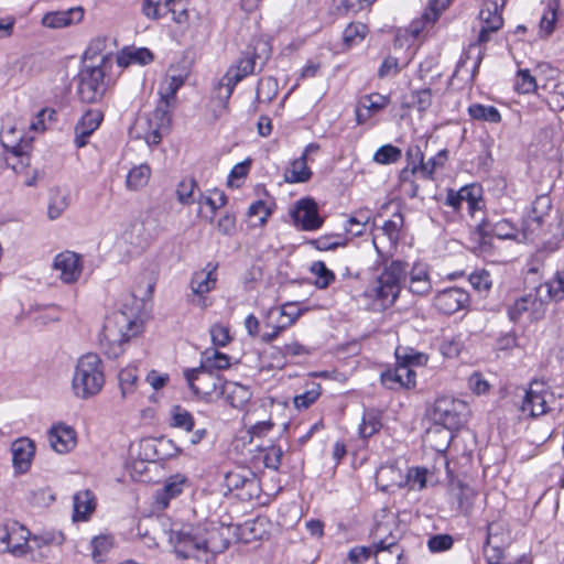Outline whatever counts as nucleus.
Returning a JSON list of instances; mask_svg holds the SVG:
<instances>
[{
  "instance_id": "f257e3e1",
  "label": "nucleus",
  "mask_w": 564,
  "mask_h": 564,
  "mask_svg": "<svg viewBox=\"0 0 564 564\" xmlns=\"http://www.w3.org/2000/svg\"><path fill=\"white\" fill-rule=\"evenodd\" d=\"M229 528L216 522H174L169 530V543L178 560H207L209 554L224 552L229 546Z\"/></svg>"
},
{
  "instance_id": "f03ea898",
  "label": "nucleus",
  "mask_w": 564,
  "mask_h": 564,
  "mask_svg": "<svg viewBox=\"0 0 564 564\" xmlns=\"http://www.w3.org/2000/svg\"><path fill=\"white\" fill-rule=\"evenodd\" d=\"M143 322L132 311L120 310L109 317L100 334V345L105 354L116 358L122 354V344L138 335Z\"/></svg>"
},
{
  "instance_id": "7ed1b4c3",
  "label": "nucleus",
  "mask_w": 564,
  "mask_h": 564,
  "mask_svg": "<svg viewBox=\"0 0 564 564\" xmlns=\"http://www.w3.org/2000/svg\"><path fill=\"white\" fill-rule=\"evenodd\" d=\"M406 263L392 260L386 264L383 271L366 289L365 295L380 302L383 308L394 304L401 291V283L405 280Z\"/></svg>"
},
{
  "instance_id": "20e7f679",
  "label": "nucleus",
  "mask_w": 564,
  "mask_h": 564,
  "mask_svg": "<svg viewBox=\"0 0 564 564\" xmlns=\"http://www.w3.org/2000/svg\"><path fill=\"white\" fill-rule=\"evenodd\" d=\"M105 384L102 361L96 354L83 355L75 366L72 388L79 399H88L98 394Z\"/></svg>"
},
{
  "instance_id": "39448f33",
  "label": "nucleus",
  "mask_w": 564,
  "mask_h": 564,
  "mask_svg": "<svg viewBox=\"0 0 564 564\" xmlns=\"http://www.w3.org/2000/svg\"><path fill=\"white\" fill-rule=\"evenodd\" d=\"M271 50L267 42L258 41L253 50L243 52L242 57L236 65L231 66L223 76L218 84L220 97L228 100L236 87L246 76L252 74L257 66V61L260 59V70L270 56Z\"/></svg>"
},
{
  "instance_id": "423d86ee",
  "label": "nucleus",
  "mask_w": 564,
  "mask_h": 564,
  "mask_svg": "<svg viewBox=\"0 0 564 564\" xmlns=\"http://www.w3.org/2000/svg\"><path fill=\"white\" fill-rule=\"evenodd\" d=\"M184 377L189 389L206 402H215L221 398V387L225 380L216 372L202 367L184 370Z\"/></svg>"
},
{
  "instance_id": "0eeeda50",
  "label": "nucleus",
  "mask_w": 564,
  "mask_h": 564,
  "mask_svg": "<svg viewBox=\"0 0 564 564\" xmlns=\"http://www.w3.org/2000/svg\"><path fill=\"white\" fill-rule=\"evenodd\" d=\"M468 405L465 401L443 395L435 400L431 413L434 423L452 430H459L466 423Z\"/></svg>"
},
{
  "instance_id": "6e6552de",
  "label": "nucleus",
  "mask_w": 564,
  "mask_h": 564,
  "mask_svg": "<svg viewBox=\"0 0 564 564\" xmlns=\"http://www.w3.org/2000/svg\"><path fill=\"white\" fill-rule=\"evenodd\" d=\"M175 107L159 101L156 108L137 127L142 129L137 137L145 141L149 147L158 145L162 140V132L170 128L172 110Z\"/></svg>"
},
{
  "instance_id": "1a4fd4ad",
  "label": "nucleus",
  "mask_w": 564,
  "mask_h": 564,
  "mask_svg": "<svg viewBox=\"0 0 564 564\" xmlns=\"http://www.w3.org/2000/svg\"><path fill=\"white\" fill-rule=\"evenodd\" d=\"M105 72L101 65L85 66L79 73L78 95L85 102L98 101L106 91Z\"/></svg>"
},
{
  "instance_id": "9d476101",
  "label": "nucleus",
  "mask_w": 564,
  "mask_h": 564,
  "mask_svg": "<svg viewBox=\"0 0 564 564\" xmlns=\"http://www.w3.org/2000/svg\"><path fill=\"white\" fill-rule=\"evenodd\" d=\"M30 532L18 523L0 524V552L21 556L28 552Z\"/></svg>"
},
{
  "instance_id": "9b49d317",
  "label": "nucleus",
  "mask_w": 564,
  "mask_h": 564,
  "mask_svg": "<svg viewBox=\"0 0 564 564\" xmlns=\"http://www.w3.org/2000/svg\"><path fill=\"white\" fill-rule=\"evenodd\" d=\"M553 399V393L550 392L545 384L542 382L533 381L530 388L525 391L522 400L521 411L528 413L532 417H538L550 411L549 402Z\"/></svg>"
},
{
  "instance_id": "f8f14e48",
  "label": "nucleus",
  "mask_w": 564,
  "mask_h": 564,
  "mask_svg": "<svg viewBox=\"0 0 564 564\" xmlns=\"http://www.w3.org/2000/svg\"><path fill=\"white\" fill-rule=\"evenodd\" d=\"M402 226L403 216L398 212L392 215L391 219L384 221L383 226L373 235L372 242L380 256L395 248Z\"/></svg>"
},
{
  "instance_id": "ddd939ff",
  "label": "nucleus",
  "mask_w": 564,
  "mask_h": 564,
  "mask_svg": "<svg viewBox=\"0 0 564 564\" xmlns=\"http://www.w3.org/2000/svg\"><path fill=\"white\" fill-rule=\"evenodd\" d=\"M53 270L57 272L62 282L66 284L75 283L82 275V257L73 251H63L55 256Z\"/></svg>"
},
{
  "instance_id": "4468645a",
  "label": "nucleus",
  "mask_w": 564,
  "mask_h": 564,
  "mask_svg": "<svg viewBox=\"0 0 564 564\" xmlns=\"http://www.w3.org/2000/svg\"><path fill=\"white\" fill-rule=\"evenodd\" d=\"M469 303V294L460 288H448L438 292L434 296V307L445 314L452 315L463 308Z\"/></svg>"
},
{
  "instance_id": "2eb2a0df",
  "label": "nucleus",
  "mask_w": 564,
  "mask_h": 564,
  "mask_svg": "<svg viewBox=\"0 0 564 564\" xmlns=\"http://www.w3.org/2000/svg\"><path fill=\"white\" fill-rule=\"evenodd\" d=\"M225 482L229 490H241L240 497L242 499L253 498L259 490L256 475L248 469H238L227 473Z\"/></svg>"
},
{
  "instance_id": "dca6fc26",
  "label": "nucleus",
  "mask_w": 564,
  "mask_h": 564,
  "mask_svg": "<svg viewBox=\"0 0 564 564\" xmlns=\"http://www.w3.org/2000/svg\"><path fill=\"white\" fill-rule=\"evenodd\" d=\"M295 225L303 230H316L322 227L323 219L318 215L317 205L313 199L303 198L291 212Z\"/></svg>"
},
{
  "instance_id": "f3484780",
  "label": "nucleus",
  "mask_w": 564,
  "mask_h": 564,
  "mask_svg": "<svg viewBox=\"0 0 564 564\" xmlns=\"http://www.w3.org/2000/svg\"><path fill=\"white\" fill-rule=\"evenodd\" d=\"M389 104L390 98L378 93L360 97L355 109L357 123H366L372 116L387 108Z\"/></svg>"
},
{
  "instance_id": "a211bd4d",
  "label": "nucleus",
  "mask_w": 564,
  "mask_h": 564,
  "mask_svg": "<svg viewBox=\"0 0 564 564\" xmlns=\"http://www.w3.org/2000/svg\"><path fill=\"white\" fill-rule=\"evenodd\" d=\"M478 20L480 24L478 43L482 44L489 41L490 33L497 32L503 24L496 0L484 6L479 12Z\"/></svg>"
},
{
  "instance_id": "6ab92c4d",
  "label": "nucleus",
  "mask_w": 564,
  "mask_h": 564,
  "mask_svg": "<svg viewBox=\"0 0 564 564\" xmlns=\"http://www.w3.org/2000/svg\"><path fill=\"white\" fill-rule=\"evenodd\" d=\"M416 373L408 367L398 362V366L393 370H388L381 373V383L390 389L397 390L399 388H413L415 387Z\"/></svg>"
},
{
  "instance_id": "aec40b11",
  "label": "nucleus",
  "mask_w": 564,
  "mask_h": 564,
  "mask_svg": "<svg viewBox=\"0 0 564 564\" xmlns=\"http://www.w3.org/2000/svg\"><path fill=\"white\" fill-rule=\"evenodd\" d=\"M104 119L99 110L86 111L75 126V144L83 148L88 143L89 137L98 129Z\"/></svg>"
},
{
  "instance_id": "412c9836",
  "label": "nucleus",
  "mask_w": 564,
  "mask_h": 564,
  "mask_svg": "<svg viewBox=\"0 0 564 564\" xmlns=\"http://www.w3.org/2000/svg\"><path fill=\"white\" fill-rule=\"evenodd\" d=\"M405 484L403 471L393 463L381 465L376 473V485L381 491L401 488Z\"/></svg>"
},
{
  "instance_id": "4be33fe9",
  "label": "nucleus",
  "mask_w": 564,
  "mask_h": 564,
  "mask_svg": "<svg viewBox=\"0 0 564 564\" xmlns=\"http://www.w3.org/2000/svg\"><path fill=\"white\" fill-rule=\"evenodd\" d=\"M12 462L19 474L26 473L35 453L34 443L26 437L14 441L11 445Z\"/></svg>"
},
{
  "instance_id": "5701e85b",
  "label": "nucleus",
  "mask_w": 564,
  "mask_h": 564,
  "mask_svg": "<svg viewBox=\"0 0 564 564\" xmlns=\"http://www.w3.org/2000/svg\"><path fill=\"white\" fill-rule=\"evenodd\" d=\"M48 441L55 452L65 454L75 447L76 432L68 425L57 424L50 430Z\"/></svg>"
},
{
  "instance_id": "b1692460",
  "label": "nucleus",
  "mask_w": 564,
  "mask_h": 564,
  "mask_svg": "<svg viewBox=\"0 0 564 564\" xmlns=\"http://www.w3.org/2000/svg\"><path fill=\"white\" fill-rule=\"evenodd\" d=\"M187 75L170 68L159 87L160 101L175 107L176 93L184 85Z\"/></svg>"
},
{
  "instance_id": "393cba45",
  "label": "nucleus",
  "mask_w": 564,
  "mask_h": 564,
  "mask_svg": "<svg viewBox=\"0 0 564 564\" xmlns=\"http://www.w3.org/2000/svg\"><path fill=\"white\" fill-rule=\"evenodd\" d=\"M84 18V10L80 7L70 8L65 11L47 12L42 18V24L50 29L66 28L80 22Z\"/></svg>"
},
{
  "instance_id": "a878e982",
  "label": "nucleus",
  "mask_w": 564,
  "mask_h": 564,
  "mask_svg": "<svg viewBox=\"0 0 564 564\" xmlns=\"http://www.w3.org/2000/svg\"><path fill=\"white\" fill-rule=\"evenodd\" d=\"M455 430L432 422L425 432L424 442L434 451L444 453L448 448Z\"/></svg>"
},
{
  "instance_id": "bb28decb",
  "label": "nucleus",
  "mask_w": 564,
  "mask_h": 564,
  "mask_svg": "<svg viewBox=\"0 0 564 564\" xmlns=\"http://www.w3.org/2000/svg\"><path fill=\"white\" fill-rule=\"evenodd\" d=\"M478 229L484 236H495L499 239H516L518 232L517 227L508 219H482Z\"/></svg>"
},
{
  "instance_id": "cd10ccee",
  "label": "nucleus",
  "mask_w": 564,
  "mask_h": 564,
  "mask_svg": "<svg viewBox=\"0 0 564 564\" xmlns=\"http://www.w3.org/2000/svg\"><path fill=\"white\" fill-rule=\"evenodd\" d=\"M221 398L234 409H242L251 399V391L248 387L237 382L226 381L221 387Z\"/></svg>"
},
{
  "instance_id": "c85d7f7f",
  "label": "nucleus",
  "mask_w": 564,
  "mask_h": 564,
  "mask_svg": "<svg viewBox=\"0 0 564 564\" xmlns=\"http://www.w3.org/2000/svg\"><path fill=\"white\" fill-rule=\"evenodd\" d=\"M409 290L416 295H427L432 291V282L426 264L413 265L409 276Z\"/></svg>"
},
{
  "instance_id": "c756f323",
  "label": "nucleus",
  "mask_w": 564,
  "mask_h": 564,
  "mask_svg": "<svg viewBox=\"0 0 564 564\" xmlns=\"http://www.w3.org/2000/svg\"><path fill=\"white\" fill-rule=\"evenodd\" d=\"M186 478L182 475H174L166 479L164 486L155 494V502L161 508H166L171 499L176 498L183 491Z\"/></svg>"
},
{
  "instance_id": "7c9ffc66",
  "label": "nucleus",
  "mask_w": 564,
  "mask_h": 564,
  "mask_svg": "<svg viewBox=\"0 0 564 564\" xmlns=\"http://www.w3.org/2000/svg\"><path fill=\"white\" fill-rule=\"evenodd\" d=\"M403 550L395 542L387 543L383 540L375 543L376 564H402Z\"/></svg>"
},
{
  "instance_id": "2f4dec72",
  "label": "nucleus",
  "mask_w": 564,
  "mask_h": 564,
  "mask_svg": "<svg viewBox=\"0 0 564 564\" xmlns=\"http://www.w3.org/2000/svg\"><path fill=\"white\" fill-rule=\"evenodd\" d=\"M152 52L145 47H124L117 56V64L120 67H128L130 65H147L153 61Z\"/></svg>"
},
{
  "instance_id": "473e14b6",
  "label": "nucleus",
  "mask_w": 564,
  "mask_h": 564,
  "mask_svg": "<svg viewBox=\"0 0 564 564\" xmlns=\"http://www.w3.org/2000/svg\"><path fill=\"white\" fill-rule=\"evenodd\" d=\"M116 47V41L108 36H98L94 39L88 47L86 48L84 56L86 59H93L97 56H100V62L98 65H101L107 61L108 56L112 55V51Z\"/></svg>"
},
{
  "instance_id": "72a5a7b5",
  "label": "nucleus",
  "mask_w": 564,
  "mask_h": 564,
  "mask_svg": "<svg viewBox=\"0 0 564 564\" xmlns=\"http://www.w3.org/2000/svg\"><path fill=\"white\" fill-rule=\"evenodd\" d=\"M2 145L17 156L28 154L29 142L23 139V135L17 128L12 127L3 130L0 134Z\"/></svg>"
},
{
  "instance_id": "f704fd0d",
  "label": "nucleus",
  "mask_w": 564,
  "mask_h": 564,
  "mask_svg": "<svg viewBox=\"0 0 564 564\" xmlns=\"http://www.w3.org/2000/svg\"><path fill=\"white\" fill-rule=\"evenodd\" d=\"M543 289L541 285L534 292L524 295L525 304L528 306L527 314L532 322L542 319L547 310V297L542 296Z\"/></svg>"
},
{
  "instance_id": "c9c22d12",
  "label": "nucleus",
  "mask_w": 564,
  "mask_h": 564,
  "mask_svg": "<svg viewBox=\"0 0 564 564\" xmlns=\"http://www.w3.org/2000/svg\"><path fill=\"white\" fill-rule=\"evenodd\" d=\"M74 520L86 521L95 510V496L89 490H82L74 496Z\"/></svg>"
},
{
  "instance_id": "e433bc0d",
  "label": "nucleus",
  "mask_w": 564,
  "mask_h": 564,
  "mask_svg": "<svg viewBox=\"0 0 564 564\" xmlns=\"http://www.w3.org/2000/svg\"><path fill=\"white\" fill-rule=\"evenodd\" d=\"M199 365L217 373V371L226 370L231 366V358L217 349L210 348L202 354Z\"/></svg>"
},
{
  "instance_id": "4c0bfd02",
  "label": "nucleus",
  "mask_w": 564,
  "mask_h": 564,
  "mask_svg": "<svg viewBox=\"0 0 564 564\" xmlns=\"http://www.w3.org/2000/svg\"><path fill=\"white\" fill-rule=\"evenodd\" d=\"M69 192L62 188H53L50 193V203L47 208V216L51 220H55L68 208L69 206Z\"/></svg>"
},
{
  "instance_id": "58836bf2",
  "label": "nucleus",
  "mask_w": 564,
  "mask_h": 564,
  "mask_svg": "<svg viewBox=\"0 0 564 564\" xmlns=\"http://www.w3.org/2000/svg\"><path fill=\"white\" fill-rule=\"evenodd\" d=\"M433 100V93L431 88H422L412 90L403 98V106L406 108L416 109L419 112H425L431 106Z\"/></svg>"
},
{
  "instance_id": "ea45409f",
  "label": "nucleus",
  "mask_w": 564,
  "mask_h": 564,
  "mask_svg": "<svg viewBox=\"0 0 564 564\" xmlns=\"http://www.w3.org/2000/svg\"><path fill=\"white\" fill-rule=\"evenodd\" d=\"M176 0H143L142 12L151 19H159L169 12L175 14Z\"/></svg>"
},
{
  "instance_id": "a19ab883",
  "label": "nucleus",
  "mask_w": 564,
  "mask_h": 564,
  "mask_svg": "<svg viewBox=\"0 0 564 564\" xmlns=\"http://www.w3.org/2000/svg\"><path fill=\"white\" fill-rule=\"evenodd\" d=\"M510 541V533L507 525L501 521L490 522L486 529V544H494L506 547Z\"/></svg>"
},
{
  "instance_id": "79ce46f5",
  "label": "nucleus",
  "mask_w": 564,
  "mask_h": 564,
  "mask_svg": "<svg viewBox=\"0 0 564 564\" xmlns=\"http://www.w3.org/2000/svg\"><path fill=\"white\" fill-rule=\"evenodd\" d=\"M216 281L217 278L215 269L209 271H198L195 272L192 278L191 288L195 294L203 295L210 292L215 288Z\"/></svg>"
},
{
  "instance_id": "37998d69",
  "label": "nucleus",
  "mask_w": 564,
  "mask_h": 564,
  "mask_svg": "<svg viewBox=\"0 0 564 564\" xmlns=\"http://www.w3.org/2000/svg\"><path fill=\"white\" fill-rule=\"evenodd\" d=\"M151 167L148 164H140L132 167L126 178V186L129 191L143 188L150 180Z\"/></svg>"
},
{
  "instance_id": "c03bdc74",
  "label": "nucleus",
  "mask_w": 564,
  "mask_h": 564,
  "mask_svg": "<svg viewBox=\"0 0 564 564\" xmlns=\"http://www.w3.org/2000/svg\"><path fill=\"white\" fill-rule=\"evenodd\" d=\"M311 175L307 159L301 155L292 162L291 167L284 174V180L288 183H302L308 181Z\"/></svg>"
},
{
  "instance_id": "a18cd8bd",
  "label": "nucleus",
  "mask_w": 564,
  "mask_h": 564,
  "mask_svg": "<svg viewBox=\"0 0 564 564\" xmlns=\"http://www.w3.org/2000/svg\"><path fill=\"white\" fill-rule=\"evenodd\" d=\"M468 113L475 120L486 121L489 123H498L501 120L500 112L494 106L473 104L468 107Z\"/></svg>"
},
{
  "instance_id": "49530a36",
  "label": "nucleus",
  "mask_w": 564,
  "mask_h": 564,
  "mask_svg": "<svg viewBox=\"0 0 564 564\" xmlns=\"http://www.w3.org/2000/svg\"><path fill=\"white\" fill-rule=\"evenodd\" d=\"M458 492L456 494L458 509L465 516L469 514L474 508V502L477 497V491L467 484L459 482L457 486Z\"/></svg>"
},
{
  "instance_id": "de8ad7c7",
  "label": "nucleus",
  "mask_w": 564,
  "mask_h": 564,
  "mask_svg": "<svg viewBox=\"0 0 564 564\" xmlns=\"http://www.w3.org/2000/svg\"><path fill=\"white\" fill-rule=\"evenodd\" d=\"M546 297L555 302L564 301V271H557L553 279L541 284Z\"/></svg>"
},
{
  "instance_id": "09e8293b",
  "label": "nucleus",
  "mask_w": 564,
  "mask_h": 564,
  "mask_svg": "<svg viewBox=\"0 0 564 564\" xmlns=\"http://www.w3.org/2000/svg\"><path fill=\"white\" fill-rule=\"evenodd\" d=\"M196 188L197 183L193 177L183 178L176 188L177 200L183 205L197 203L198 197L195 195Z\"/></svg>"
},
{
  "instance_id": "8fccbe9b",
  "label": "nucleus",
  "mask_w": 564,
  "mask_h": 564,
  "mask_svg": "<svg viewBox=\"0 0 564 564\" xmlns=\"http://www.w3.org/2000/svg\"><path fill=\"white\" fill-rule=\"evenodd\" d=\"M138 378V368L135 366H129L119 372V386L123 398H127L135 391Z\"/></svg>"
},
{
  "instance_id": "3c124183",
  "label": "nucleus",
  "mask_w": 564,
  "mask_h": 564,
  "mask_svg": "<svg viewBox=\"0 0 564 564\" xmlns=\"http://www.w3.org/2000/svg\"><path fill=\"white\" fill-rule=\"evenodd\" d=\"M408 167L401 172V178L406 180L408 174L420 172L424 162V154L419 145H410L406 150Z\"/></svg>"
},
{
  "instance_id": "603ef678",
  "label": "nucleus",
  "mask_w": 564,
  "mask_h": 564,
  "mask_svg": "<svg viewBox=\"0 0 564 564\" xmlns=\"http://www.w3.org/2000/svg\"><path fill=\"white\" fill-rule=\"evenodd\" d=\"M368 28L364 23H350L343 32V41L346 47H352L361 43L367 34Z\"/></svg>"
},
{
  "instance_id": "864d4df0",
  "label": "nucleus",
  "mask_w": 564,
  "mask_h": 564,
  "mask_svg": "<svg viewBox=\"0 0 564 564\" xmlns=\"http://www.w3.org/2000/svg\"><path fill=\"white\" fill-rule=\"evenodd\" d=\"M173 427L182 429L186 432H191L194 429L195 420L191 412L181 405H174L171 410Z\"/></svg>"
},
{
  "instance_id": "5fc2aeb1",
  "label": "nucleus",
  "mask_w": 564,
  "mask_h": 564,
  "mask_svg": "<svg viewBox=\"0 0 564 564\" xmlns=\"http://www.w3.org/2000/svg\"><path fill=\"white\" fill-rule=\"evenodd\" d=\"M395 357L398 362L410 366H424L426 365L429 357L423 352L415 351L410 348L398 347L395 349Z\"/></svg>"
},
{
  "instance_id": "6e6d98bb",
  "label": "nucleus",
  "mask_w": 564,
  "mask_h": 564,
  "mask_svg": "<svg viewBox=\"0 0 564 564\" xmlns=\"http://www.w3.org/2000/svg\"><path fill=\"white\" fill-rule=\"evenodd\" d=\"M451 2L452 0H429V7L422 14V28L432 26Z\"/></svg>"
},
{
  "instance_id": "4d7b16f0",
  "label": "nucleus",
  "mask_w": 564,
  "mask_h": 564,
  "mask_svg": "<svg viewBox=\"0 0 564 564\" xmlns=\"http://www.w3.org/2000/svg\"><path fill=\"white\" fill-rule=\"evenodd\" d=\"M310 243L317 250H334L346 245V237L341 234H330L313 239Z\"/></svg>"
},
{
  "instance_id": "13d9d810",
  "label": "nucleus",
  "mask_w": 564,
  "mask_h": 564,
  "mask_svg": "<svg viewBox=\"0 0 564 564\" xmlns=\"http://www.w3.org/2000/svg\"><path fill=\"white\" fill-rule=\"evenodd\" d=\"M113 546V539L110 535L102 534L91 540V556L95 562L99 563L105 560L106 554Z\"/></svg>"
},
{
  "instance_id": "bf43d9fd",
  "label": "nucleus",
  "mask_w": 564,
  "mask_h": 564,
  "mask_svg": "<svg viewBox=\"0 0 564 564\" xmlns=\"http://www.w3.org/2000/svg\"><path fill=\"white\" fill-rule=\"evenodd\" d=\"M402 156V152L399 148L392 144H386L380 147L373 154V161L379 164H392L398 162Z\"/></svg>"
},
{
  "instance_id": "052dcab7",
  "label": "nucleus",
  "mask_w": 564,
  "mask_h": 564,
  "mask_svg": "<svg viewBox=\"0 0 564 564\" xmlns=\"http://www.w3.org/2000/svg\"><path fill=\"white\" fill-rule=\"evenodd\" d=\"M311 271L316 275L315 283L319 289H326L335 280V274L322 261L314 262Z\"/></svg>"
},
{
  "instance_id": "680f3d73",
  "label": "nucleus",
  "mask_w": 564,
  "mask_h": 564,
  "mask_svg": "<svg viewBox=\"0 0 564 564\" xmlns=\"http://www.w3.org/2000/svg\"><path fill=\"white\" fill-rule=\"evenodd\" d=\"M447 156H448L447 155V151L446 150H441L436 155H434L433 158L429 159L427 162H423V165H422V169H421L420 173L425 178H432L434 172L438 167H442L445 164V162L447 161Z\"/></svg>"
},
{
  "instance_id": "e2e57ef3",
  "label": "nucleus",
  "mask_w": 564,
  "mask_h": 564,
  "mask_svg": "<svg viewBox=\"0 0 564 564\" xmlns=\"http://www.w3.org/2000/svg\"><path fill=\"white\" fill-rule=\"evenodd\" d=\"M369 220L370 214L368 212H359L347 220L345 229L354 236H360Z\"/></svg>"
},
{
  "instance_id": "0e129e2a",
  "label": "nucleus",
  "mask_w": 564,
  "mask_h": 564,
  "mask_svg": "<svg viewBox=\"0 0 564 564\" xmlns=\"http://www.w3.org/2000/svg\"><path fill=\"white\" fill-rule=\"evenodd\" d=\"M427 470L421 467L410 468L405 476V484L411 489H423L426 485Z\"/></svg>"
},
{
  "instance_id": "69168bd1",
  "label": "nucleus",
  "mask_w": 564,
  "mask_h": 564,
  "mask_svg": "<svg viewBox=\"0 0 564 564\" xmlns=\"http://www.w3.org/2000/svg\"><path fill=\"white\" fill-rule=\"evenodd\" d=\"M556 8L549 7L547 10L543 13L541 20H540V36L541 37H547L550 36L556 24Z\"/></svg>"
},
{
  "instance_id": "338daca9",
  "label": "nucleus",
  "mask_w": 564,
  "mask_h": 564,
  "mask_svg": "<svg viewBox=\"0 0 564 564\" xmlns=\"http://www.w3.org/2000/svg\"><path fill=\"white\" fill-rule=\"evenodd\" d=\"M271 215V209L267 206L263 200H257L248 209V216L250 218H257V223L253 226H263Z\"/></svg>"
},
{
  "instance_id": "774afa93",
  "label": "nucleus",
  "mask_w": 564,
  "mask_h": 564,
  "mask_svg": "<svg viewBox=\"0 0 564 564\" xmlns=\"http://www.w3.org/2000/svg\"><path fill=\"white\" fill-rule=\"evenodd\" d=\"M123 239L132 246H141L144 242V226L140 221L130 224L123 232Z\"/></svg>"
}]
</instances>
